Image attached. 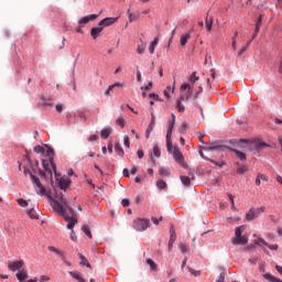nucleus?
<instances>
[{
	"label": "nucleus",
	"mask_w": 282,
	"mask_h": 282,
	"mask_svg": "<svg viewBox=\"0 0 282 282\" xmlns=\"http://www.w3.org/2000/svg\"><path fill=\"white\" fill-rule=\"evenodd\" d=\"M51 206L55 213L65 219L68 230H74V226L78 224V219H76V213L69 207L67 200L63 196H59L58 199H51Z\"/></svg>",
	"instance_id": "1"
},
{
	"label": "nucleus",
	"mask_w": 282,
	"mask_h": 282,
	"mask_svg": "<svg viewBox=\"0 0 282 282\" xmlns=\"http://www.w3.org/2000/svg\"><path fill=\"white\" fill-rule=\"evenodd\" d=\"M246 225L236 227L235 237L231 239L234 246H246L248 243V236L243 235Z\"/></svg>",
	"instance_id": "2"
},
{
	"label": "nucleus",
	"mask_w": 282,
	"mask_h": 282,
	"mask_svg": "<svg viewBox=\"0 0 282 282\" xmlns=\"http://www.w3.org/2000/svg\"><path fill=\"white\" fill-rule=\"evenodd\" d=\"M23 173H24V175H30L31 182L33 184H35V186H36L35 191H36L37 195H45L46 189L43 186V184H41V181L39 180V177H36L34 174H32V172L30 170H28V167H24Z\"/></svg>",
	"instance_id": "3"
},
{
	"label": "nucleus",
	"mask_w": 282,
	"mask_h": 282,
	"mask_svg": "<svg viewBox=\"0 0 282 282\" xmlns=\"http://www.w3.org/2000/svg\"><path fill=\"white\" fill-rule=\"evenodd\" d=\"M150 224L151 221L149 219L138 218L133 220L132 228H134V230H138L139 232H142L147 230V228H149Z\"/></svg>",
	"instance_id": "4"
},
{
	"label": "nucleus",
	"mask_w": 282,
	"mask_h": 282,
	"mask_svg": "<svg viewBox=\"0 0 282 282\" xmlns=\"http://www.w3.org/2000/svg\"><path fill=\"white\" fill-rule=\"evenodd\" d=\"M181 91H185L184 94H181V100H191V98H193V88L191 84L184 83L181 85Z\"/></svg>",
	"instance_id": "5"
},
{
	"label": "nucleus",
	"mask_w": 282,
	"mask_h": 282,
	"mask_svg": "<svg viewBox=\"0 0 282 282\" xmlns=\"http://www.w3.org/2000/svg\"><path fill=\"white\" fill-rule=\"evenodd\" d=\"M42 166H43L44 171L50 173V175H52V170L54 171V174L57 175L56 164L54 163V158H51L48 160H42Z\"/></svg>",
	"instance_id": "6"
},
{
	"label": "nucleus",
	"mask_w": 282,
	"mask_h": 282,
	"mask_svg": "<svg viewBox=\"0 0 282 282\" xmlns=\"http://www.w3.org/2000/svg\"><path fill=\"white\" fill-rule=\"evenodd\" d=\"M173 158L177 164L181 166L184 165V154H182V151H180V148L175 147L173 150Z\"/></svg>",
	"instance_id": "7"
},
{
	"label": "nucleus",
	"mask_w": 282,
	"mask_h": 282,
	"mask_svg": "<svg viewBox=\"0 0 282 282\" xmlns=\"http://www.w3.org/2000/svg\"><path fill=\"white\" fill-rule=\"evenodd\" d=\"M96 19H98V14L86 15L79 19L78 25L79 28H85V25H87L89 21H96Z\"/></svg>",
	"instance_id": "8"
},
{
	"label": "nucleus",
	"mask_w": 282,
	"mask_h": 282,
	"mask_svg": "<svg viewBox=\"0 0 282 282\" xmlns=\"http://www.w3.org/2000/svg\"><path fill=\"white\" fill-rule=\"evenodd\" d=\"M23 265H24L23 260L11 261L8 264V270H11V272H17V270H21Z\"/></svg>",
	"instance_id": "9"
},
{
	"label": "nucleus",
	"mask_w": 282,
	"mask_h": 282,
	"mask_svg": "<svg viewBox=\"0 0 282 282\" xmlns=\"http://www.w3.org/2000/svg\"><path fill=\"white\" fill-rule=\"evenodd\" d=\"M58 186L62 191H67L69 184H72V180L67 176H63L59 180H57Z\"/></svg>",
	"instance_id": "10"
},
{
	"label": "nucleus",
	"mask_w": 282,
	"mask_h": 282,
	"mask_svg": "<svg viewBox=\"0 0 282 282\" xmlns=\"http://www.w3.org/2000/svg\"><path fill=\"white\" fill-rule=\"evenodd\" d=\"M151 121L150 124L148 126L147 130H145V138L147 140H149V138H151V132L153 131L154 127H155V115H151Z\"/></svg>",
	"instance_id": "11"
},
{
	"label": "nucleus",
	"mask_w": 282,
	"mask_h": 282,
	"mask_svg": "<svg viewBox=\"0 0 282 282\" xmlns=\"http://www.w3.org/2000/svg\"><path fill=\"white\" fill-rule=\"evenodd\" d=\"M254 243L257 246H268L270 250H279V245H268V242L263 240V238H258L257 240H254Z\"/></svg>",
	"instance_id": "12"
},
{
	"label": "nucleus",
	"mask_w": 282,
	"mask_h": 282,
	"mask_svg": "<svg viewBox=\"0 0 282 282\" xmlns=\"http://www.w3.org/2000/svg\"><path fill=\"white\" fill-rule=\"evenodd\" d=\"M117 21L118 18H106L99 22V26L109 28V25H113Z\"/></svg>",
	"instance_id": "13"
},
{
	"label": "nucleus",
	"mask_w": 282,
	"mask_h": 282,
	"mask_svg": "<svg viewBox=\"0 0 282 282\" xmlns=\"http://www.w3.org/2000/svg\"><path fill=\"white\" fill-rule=\"evenodd\" d=\"M175 239H177V236L175 235V229L171 228L170 229V240L167 245V250L171 252L173 250V243H175Z\"/></svg>",
	"instance_id": "14"
},
{
	"label": "nucleus",
	"mask_w": 282,
	"mask_h": 282,
	"mask_svg": "<svg viewBox=\"0 0 282 282\" xmlns=\"http://www.w3.org/2000/svg\"><path fill=\"white\" fill-rule=\"evenodd\" d=\"M213 15H206L205 18V26L207 32H210V30H213Z\"/></svg>",
	"instance_id": "15"
},
{
	"label": "nucleus",
	"mask_w": 282,
	"mask_h": 282,
	"mask_svg": "<svg viewBox=\"0 0 282 282\" xmlns=\"http://www.w3.org/2000/svg\"><path fill=\"white\" fill-rule=\"evenodd\" d=\"M100 32H102V26H97V28H93L90 30V36H93V39H98Z\"/></svg>",
	"instance_id": "16"
},
{
	"label": "nucleus",
	"mask_w": 282,
	"mask_h": 282,
	"mask_svg": "<svg viewBox=\"0 0 282 282\" xmlns=\"http://www.w3.org/2000/svg\"><path fill=\"white\" fill-rule=\"evenodd\" d=\"M158 43H160V39L154 37V40L150 43V46H149L150 54H155V47H156Z\"/></svg>",
	"instance_id": "17"
},
{
	"label": "nucleus",
	"mask_w": 282,
	"mask_h": 282,
	"mask_svg": "<svg viewBox=\"0 0 282 282\" xmlns=\"http://www.w3.org/2000/svg\"><path fill=\"white\" fill-rule=\"evenodd\" d=\"M205 151H224V147L217 143H212L209 147L205 148Z\"/></svg>",
	"instance_id": "18"
},
{
	"label": "nucleus",
	"mask_w": 282,
	"mask_h": 282,
	"mask_svg": "<svg viewBox=\"0 0 282 282\" xmlns=\"http://www.w3.org/2000/svg\"><path fill=\"white\" fill-rule=\"evenodd\" d=\"M173 127H175V115H172V122L169 124L166 137L171 138L173 135Z\"/></svg>",
	"instance_id": "19"
},
{
	"label": "nucleus",
	"mask_w": 282,
	"mask_h": 282,
	"mask_svg": "<svg viewBox=\"0 0 282 282\" xmlns=\"http://www.w3.org/2000/svg\"><path fill=\"white\" fill-rule=\"evenodd\" d=\"M159 174L161 177H169L171 175V170L169 167H160Z\"/></svg>",
	"instance_id": "20"
},
{
	"label": "nucleus",
	"mask_w": 282,
	"mask_h": 282,
	"mask_svg": "<svg viewBox=\"0 0 282 282\" xmlns=\"http://www.w3.org/2000/svg\"><path fill=\"white\" fill-rule=\"evenodd\" d=\"M18 281L23 282L25 279H28V271H20L15 274Z\"/></svg>",
	"instance_id": "21"
},
{
	"label": "nucleus",
	"mask_w": 282,
	"mask_h": 282,
	"mask_svg": "<svg viewBox=\"0 0 282 282\" xmlns=\"http://www.w3.org/2000/svg\"><path fill=\"white\" fill-rule=\"evenodd\" d=\"M197 80H199V76H197V72H193L192 75L188 77L191 87H193V85L197 83Z\"/></svg>",
	"instance_id": "22"
},
{
	"label": "nucleus",
	"mask_w": 282,
	"mask_h": 282,
	"mask_svg": "<svg viewBox=\"0 0 282 282\" xmlns=\"http://www.w3.org/2000/svg\"><path fill=\"white\" fill-rule=\"evenodd\" d=\"M115 87H122V84L115 83L113 85H110L108 89L105 91V96H110L111 91H113Z\"/></svg>",
	"instance_id": "23"
},
{
	"label": "nucleus",
	"mask_w": 282,
	"mask_h": 282,
	"mask_svg": "<svg viewBox=\"0 0 282 282\" xmlns=\"http://www.w3.org/2000/svg\"><path fill=\"white\" fill-rule=\"evenodd\" d=\"M111 135V128H105L101 130V138L102 140H107Z\"/></svg>",
	"instance_id": "24"
},
{
	"label": "nucleus",
	"mask_w": 282,
	"mask_h": 282,
	"mask_svg": "<svg viewBox=\"0 0 282 282\" xmlns=\"http://www.w3.org/2000/svg\"><path fill=\"white\" fill-rule=\"evenodd\" d=\"M191 39V33H185L182 37H181V45L182 47H184V45H186V43H188V40Z\"/></svg>",
	"instance_id": "25"
},
{
	"label": "nucleus",
	"mask_w": 282,
	"mask_h": 282,
	"mask_svg": "<svg viewBox=\"0 0 282 282\" xmlns=\"http://www.w3.org/2000/svg\"><path fill=\"white\" fill-rule=\"evenodd\" d=\"M68 274L73 278L76 279V281L80 282L84 281L83 275L80 273H76L74 271H69Z\"/></svg>",
	"instance_id": "26"
},
{
	"label": "nucleus",
	"mask_w": 282,
	"mask_h": 282,
	"mask_svg": "<svg viewBox=\"0 0 282 282\" xmlns=\"http://www.w3.org/2000/svg\"><path fill=\"white\" fill-rule=\"evenodd\" d=\"M263 276H264V279H265L267 281H271V282H282V280L276 279L275 276H273V275L270 274V273H265Z\"/></svg>",
	"instance_id": "27"
},
{
	"label": "nucleus",
	"mask_w": 282,
	"mask_h": 282,
	"mask_svg": "<svg viewBox=\"0 0 282 282\" xmlns=\"http://www.w3.org/2000/svg\"><path fill=\"white\" fill-rule=\"evenodd\" d=\"M175 107H176L177 111H180L181 113H184L185 107L182 105V99L176 100Z\"/></svg>",
	"instance_id": "28"
},
{
	"label": "nucleus",
	"mask_w": 282,
	"mask_h": 282,
	"mask_svg": "<svg viewBox=\"0 0 282 282\" xmlns=\"http://www.w3.org/2000/svg\"><path fill=\"white\" fill-rule=\"evenodd\" d=\"M82 230H83V232H85V235H86L89 239H93L91 229H89V226L84 225V226L82 227Z\"/></svg>",
	"instance_id": "29"
},
{
	"label": "nucleus",
	"mask_w": 282,
	"mask_h": 282,
	"mask_svg": "<svg viewBox=\"0 0 282 282\" xmlns=\"http://www.w3.org/2000/svg\"><path fill=\"white\" fill-rule=\"evenodd\" d=\"M79 259H82L80 265H86V268H91V264L89 263V261L87 260V258H85V256L79 254Z\"/></svg>",
	"instance_id": "30"
},
{
	"label": "nucleus",
	"mask_w": 282,
	"mask_h": 282,
	"mask_svg": "<svg viewBox=\"0 0 282 282\" xmlns=\"http://www.w3.org/2000/svg\"><path fill=\"white\" fill-rule=\"evenodd\" d=\"M234 153H236L237 158L241 160V162H246V154L239 150H234Z\"/></svg>",
	"instance_id": "31"
},
{
	"label": "nucleus",
	"mask_w": 282,
	"mask_h": 282,
	"mask_svg": "<svg viewBox=\"0 0 282 282\" xmlns=\"http://www.w3.org/2000/svg\"><path fill=\"white\" fill-rule=\"evenodd\" d=\"M147 50V43H141V44H139L138 45V47H137V52L139 53V54H144V51Z\"/></svg>",
	"instance_id": "32"
},
{
	"label": "nucleus",
	"mask_w": 282,
	"mask_h": 282,
	"mask_svg": "<svg viewBox=\"0 0 282 282\" xmlns=\"http://www.w3.org/2000/svg\"><path fill=\"white\" fill-rule=\"evenodd\" d=\"M181 182L184 186H191V177L188 176H181Z\"/></svg>",
	"instance_id": "33"
},
{
	"label": "nucleus",
	"mask_w": 282,
	"mask_h": 282,
	"mask_svg": "<svg viewBox=\"0 0 282 282\" xmlns=\"http://www.w3.org/2000/svg\"><path fill=\"white\" fill-rule=\"evenodd\" d=\"M115 151L116 153H118V155H124V150H122V147L120 145V143H117L115 145Z\"/></svg>",
	"instance_id": "34"
},
{
	"label": "nucleus",
	"mask_w": 282,
	"mask_h": 282,
	"mask_svg": "<svg viewBox=\"0 0 282 282\" xmlns=\"http://www.w3.org/2000/svg\"><path fill=\"white\" fill-rule=\"evenodd\" d=\"M246 217H247V220H248V221H252V220L257 219V216H256V214L253 213L252 209L249 210V213L247 214Z\"/></svg>",
	"instance_id": "35"
},
{
	"label": "nucleus",
	"mask_w": 282,
	"mask_h": 282,
	"mask_svg": "<svg viewBox=\"0 0 282 282\" xmlns=\"http://www.w3.org/2000/svg\"><path fill=\"white\" fill-rule=\"evenodd\" d=\"M147 263H148V265H150L151 270L158 269V264H155V262L151 258L147 259Z\"/></svg>",
	"instance_id": "36"
},
{
	"label": "nucleus",
	"mask_w": 282,
	"mask_h": 282,
	"mask_svg": "<svg viewBox=\"0 0 282 282\" xmlns=\"http://www.w3.org/2000/svg\"><path fill=\"white\" fill-rule=\"evenodd\" d=\"M28 215L31 219H39V216L36 215V212L34 209H29Z\"/></svg>",
	"instance_id": "37"
},
{
	"label": "nucleus",
	"mask_w": 282,
	"mask_h": 282,
	"mask_svg": "<svg viewBox=\"0 0 282 282\" xmlns=\"http://www.w3.org/2000/svg\"><path fill=\"white\" fill-rule=\"evenodd\" d=\"M265 147H268L265 142H259L254 144V148L257 149V151H261V149H265Z\"/></svg>",
	"instance_id": "38"
},
{
	"label": "nucleus",
	"mask_w": 282,
	"mask_h": 282,
	"mask_svg": "<svg viewBox=\"0 0 282 282\" xmlns=\"http://www.w3.org/2000/svg\"><path fill=\"white\" fill-rule=\"evenodd\" d=\"M116 124H118L121 129H124V118L122 117L117 118Z\"/></svg>",
	"instance_id": "39"
},
{
	"label": "nucleus",
	"mask_w": 282,
	"mask_h": 282,
	"mask_svg": "<svg viewBox=\"0 0 282 282\" xmlns=\"http://www.w3.org/2000/svg\"><path fill=\"white\" fill-rule=\"evenodd\" d=\"M254 215L257 217H259L261 215V213H265V207H259V208H256V209H252Z\"/></svg>",
	"instance_id": "40"
},
{
	"label": "nucleus",
	"mask_w": 282,
	"mask_h": 282,
	"mask_svg": "<svg viewBox=\"0 0 282 282\" xmlns=\"http://www.w3.org/2000/svg\"><path fill=\"white\" fill-rule=\"evenodd\" d=\"M166 147H167L169 153H171V150L173 149V142L171 141V137H167V135H166Z\"/></svg>",
	"instance_id": "41"
},
{
	"label": "nucleus",
	"mask_w": 282,
	"mask_h": 282,
	"mask_svg": "<svg viewBox=\"0 0 282 282\" xmlns=\"http://www.w3.org/2000/svg\"><path fill=\"white\" fill-rule=\"evenodd\" d=\"M140 19L139 14L129 13V22L133 23V21H138Z\"/></svg>",
	"instance_id": "42"
},
{
	"label": "nucleus",
	"mask_w": 282,
	"mask_h": 282,
	"mask_svg": "<svg viewBox=\"0 0 282 282\" xmlns=\"http://www.w3.org/2000/svg\"><path fill=\"white\" fill-rule=\"evenodd\" d=\"M156 186H158V188H160L162 191L163 188H166V182L159 180L156 182Z\"/></svg>",
	"instance_id": "43"
},
{
	"label": "nucleus",
	"mask_w": 282,
	"mask_h": 282,
	"mask_svg": "<svg viewBox=\"0 0 282 282\" xmlns=\"http://www.w3.org/2000/svg\"><path fill=\"white\" fill-rule=\"evenodd\" d=\"M18 204L19 206H21L22 208H28V200L23 199V198H19L18 199Z\"/></svg>",
	"instance_id": "44"
},
{
	"label": "nucleus",
	"mask_w": 282,
	"mask_h": 282,
	"mask_svg": "<svg viewBox=\"0 0 282 282\" xmlns=\"http://www.w3.org/2000/svg\"><path fill=\"white\" fill-rule=\"evenodd\" d=\"M188 272H191V274H193V276H199V274H202L200 271H196L195 269L187 267Z\"/></svg>",
	"instance_id": "45"
},
{
	"label": "nucleus",
	"mask_w": 282,
	"mask_h": 282,
	"mask_svg": "<svg viewBox=\"0 0 282 282\" xmlns=\"http://www.w3.org/2000/svg\"><path fill=\"white\" fill-rule=\"evenodd\" d=\"M46 155L48 160H52V158H54V150L52 148H47Z\"/></svg>",
	"instance_id": "46"
},
{
	"label": "nucleus",
	"mask_w": 282,
	"mask_h": 282,
	"mask_svg": "<svg viewBox=\"0 0 282 282\" xmlns=\"http://www.w3.org/2000/svg\"><path fill=\"white\" fill-rule=\"evenodd\" d=\"M261 22H262V17L259 15V18L256 22L257 32H259L261 30Z\"/></svg>",
	"instance_id": "47"
},
{
	"label": "nucleus",
	"mask_w": 282,
	"mask_h": 282,
	"mask_svg": "<svg viewBox=\"0 0 282 282\" xmlns=\"http://www.w3.org/2000/svg\"><path fill=\"white\" fill-rule=\"evenodd\" d=\"M34 152L35 153H45V148L41 147V145H36L34 148Z\"/></svg>",
	"instance_id": "48"
},
{
	"label": "nucleus",
	"mask_w": 282,
	"mask_h": 282,
	"mask_svg": "<svg viewBox=\"0 0 282 282\" xmlns=\"http://www.w3.org/2000/svg\"><path fill=\"white\" fill-rule=\"evenodd\" d=\"M171 93H173V88L166 87L164 90V96H166V98H171Z\"/></svg>",
	"instance_id": "49"
},
{
	"label": "nucleus",
	"mask_w": 282,
	"mask_h": 282,
	"mask_svg": "<svg viewBox=\"0 0 282 282\" xmlns=\"http://www.w3.org/2000/svg\"><path fill=\"white\" fill-rule=\"evenodd\" d=\"M228 197H229L230 203H231V208L234 210H237V207H235V196H232V194H229Z\"/></svg>",
	"instance_id": "50"
},
{
	"label": "nucleus",
	"mask_w": 282,
	"mask_h": 282,
	"mask_svg": "<svg viewBox=\"0 0 282 282\" xmlns=\"http://www.w3.org/2000/svg\"><path fill=\"white\" fill-rule=\"evenodd\" d=\"M153 153H154L155 158H160L161 152H160V148H159L158 145H155V147L153 148Z\"/></svg>",
	"instance_id": "51"
},
{
	"label": "nucleus",
	"mask_w": 282,
	"mask_h": 282,
	"mask_svg": "<svg viewBox=\"0 0 282 282\" xmlns=\"http://www.w3.org/2000/svg\"><path fill=\"white\" fill-rule=\"evenodd\" d=\"M180 250H181V252L186 253V252H188V247L184 243H181L180 245Z\"/></svg>",
	"instance_id": "52"
},
{
	"label": "nucleus",
	"mask_w": 282,
	"mask_h": 282,
	"mask_svg": "<svg viewBox=\"0 0 282 282\" xmlns=\"http://www.w3.org/2000/svg\"><path fill=\"white\" fill-rule=\"evenodd\" d=\"M123 144H124V147H127V149H129V147H131V143H130V141H129V135H126V137L123 138Z\"/></svg>",
	"instance_id": "53"
},
{
	"label": "nucleus",
	"mask_w": 282,
	"mask_h": 282,
	"mask_svg": "<svg viewBox=\"0 0 282 282\" xmlns=\"http://www.w3.org/2000/svg\"><path fill=\"white\" fill-rule=\"evenodd\" d=\"M258 177L260 178V181L262 180V182H269V180H270L268 176H265L261 173H258Z\"/></svg>",
	"instance_id": "54"
},
{
	"label": "nucleus",
	"mask_w": 282,
	"mask_h": 282,
	"mask_svg": "<svg viewBox=\"0 0 282 282\" xmlns=\"http://www.w3.org/2000/svg\"><path fill=\"white\" fill-rule=\"evenodd\" d=\"M240 143L243 144L245 150L248 149V147H252V143H249V142L246 141V140H240Z\"/></svg>",
	"instance_id": "55"
},
{
	"label": "nucleus",
	"mask_w": 282,
	"mask_h": 282,
	"mask_svg": "<svg viewBox=\"0 0 282 282\" xmlns=\"http://www.w3.org/2000/svg\"><path fill=\"white\" fill-rule=\"evenodd\" d=\"M246 171H248L247 167H238L237 169V173H239V175H243V173H246Z\"/></svg>",
	"instance_id": "56"
},
{
	"label": "nucleus",
	"mask_w": 282,
	"mask_h": 282,
	"mask_svg": "<svg viewBox=\"0 0 282 282\" xmlns=\"http://www.w3.org/2000/svg\"><path fill=\"white\" fill-rule=\"evenodd\" d=\"M121 204H122V206H123L124 208H127V206H129L131 203L129 202V199L123 198V199L121 200Z\"/></svg>",
	"instance_id": "57"
},
{
	"label": "nucleus",
	"mask_w": 282,
	"mask_h": 282,
	"mask_svg": "<svg viewBox=\"0 0 282 282\" xmlns=\"http://www.w3.org/2000/svg\"><path fill=\"white\" fill-rule=\"evenodd\" d=\"M55 109H56V111H57L58 113H63V105L57 104V105L55 106Z\"/></svg>",
	"instance_id": "58"
},
{
	"label": "nucleus",
	"mask_w": 282,
	"mask_h": 282,
	"mask_svg": "<svg viewBox=\"0 0 282 282\" xmlns=\"http://www.w3.org/2000/svg\"><path fill=\"white\" fill-rule=\"evenodd\" d=\"M247 50H248V46H242L238 52V56H241L245 52H247Z\"/></svg>",
	"instance_id": "59"
},
{
	"label": "nucleus",
	"mask_w": 282,
	"mask_h": 282,
	"mask_svg": "<svg viewBox=\"0 0 282 282\" xmlns=\"http://www.w3.org/2000/svg\"><path fill=\"white\" fill-rule=\"evenodd\" d=\"M137 155H138L139 160H142V158H144V151L138 150Z\"/></svg>",
	"instance_id": "60"
},
{
	"label": "nucleus",
	"mask_w": 282,
	"mask_h": 282,
	"mask_svg": "<svg viewBox=\"0 0 282 282\" xmlns=\"http://www.w3.org/2000/svg\"><path fill=\"white\" fill-rule=\"evenodd\" d=\"M89 142H96V140H98V135L96 134H91L89 138H88Z\"/></svg>",
	"instance_id": "61"
},
{
	"label": "nucleus",
	"mask_w": 282,
	"mask_h": 282,
	"mask_svg": "<svg viewBox=\"0 0 282 282\" xmlns=\"http://www.w3.org/2000/svg\"><path fill=\"white\" fill-rule=\"evenodd\" d=\"M151 87H153V83L149 82V84L145 87H141V89H145V91H149V89H151Z\"/></svg>",
	"instance_id": "62"
},
{
	"label": "nucleus",
	"mask_w": 282,
	"mask_h": 282,
	"mask_svg": "<svg viewBox=\"0 0 282 282\" xmlns=\"http://www.w3.org/2000/svg\"><path fill=\"white\" fill-rule=\"evenodd\" d=\"M40 281H41V282L50 281V276H47V275H41V276H40Z\"/></svg>",
	"instance_id": "63"
},
{
	"label": "nucleus",
	"mask_w": 282,
	"mask_h": 282,
	"mask_svg": "<svg viewBox=\"0 0 282 282\" xmlns=\"http://www.w3.org/2000/svg\"><path fill=\"white\" fill-rule=\"evenodd\" d=\"M186 129H188V123L183 122L181 126V131H186Z\"/></svg>",
	"instance_id": "64"
}]
</instances>
